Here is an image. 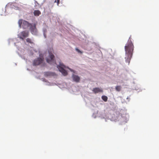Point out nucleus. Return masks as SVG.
<instances>
[{"mask_svg":"<svg viewBox=\"0 0 159 159\" xmlns=\"http://www.w3.org/2000/svg\"><path fill=\"white\" fill-rule=\"evenodd\" d=\"M35 2L38 4V2H36V1H35Z\"/></svg>","mask_w":159,"mask_h":159,"instance_id":"dca6fc26","label":"nucleus"},{"mask_svg":"<svg viewBox=\"0 0 159 159\" xmlns=\"http://www.w3.org/2000/svg\"><path fill=\"white\" fill-rule=\"evenodd\" d=\"M60 0H55V1L54 2H57V5L58 6L59 4V3H60Z\"/></svg>","mask_w":159,"mask_h":159,"instance_id":"4468645a","label":"nucleus"},{"mask_svg":"<svg viewBox=\"0 0 159 159\" xmlns=\"http://www.w3.org/2000/svg\"><path fill=\"white\" fill-rule=\"evenodd\" d=\"M18 23L20 28H22L23 29H27L30 26V27L31 24L25 20L22 19L18 21Z\"/></svg>","mask_w":159,"mask_h":159,"instance_id":"f03ea898","label":"nucleus"},{"mask_svg":"<svg viewBox=\"0 0 159 159\" xmlns=\"http://www.w3.org/2000/svg\"><path fill=\"white\" fill-rule=\"evenodd\" d=\"M131 39V36H130L125 47V59L126 62L128 63V65L129 64L131 58L132 57L134 47Z\"/></svg>","mask_w":159,"mask_h":159,"instance_id":"f257e3e1","label":"nucleus"},{"mask_svg":"<svg viewBox=\"0 0 159 159\" xmlns=\"http://www.w3.org/2000/svg\"><path fill=\"white\" fill-rule=\"evenodd\" d=\"M72 78L74 81L77 83L79 82L80 80V78L78 76L75 75H73Z\"/></svg>","mask_w":159,"mask_h":159,"instance_id":"1a4fd4ad","label":"nucleus"},{"mask_svg":"<svg viewBox=\"0 0 159 159\" xmlns=\"http://www.w3.org/2000/svg\"><path fill=\"white\" fill-rule=\"evenodd\" d=\"M30 28L31 32L32 34L36 35L37 34V30L36 28L35 24H34V25H32L31 24L30 27Z\"/></svg>","mask_w":159,"mask_h":159,"instance_id":"0eeeda50","label":"nucleus"},{"mask_svg":"<svg viewBox=\"0 0 159 159\" xmlns=\"http://www.w3.org/2000/svg\"><path fill=\"white\" fill-rule=\"evenodd\" d=\"M92 91L95 93H97L99 92H102L103 90L102 89H100L99 88H93Z\"/></svg>","mask_w":159,"mask_h":159,"instance_id":"6e6552de","label":"nucleus"},{"mask_svg":"<svg viewBox=\"0 0 159 159\" xmlns=\"http://www.w3.org/2000/svg\"><path fill=\"white\" fill-rule=\"evenodd\" d=\"M70 69V70L71 71H72V70H71L70 69Z\"/></svg>","mask_w":159,"mask_h":159,"instance_id":"f3484780","label":"nucleus"},{"mask_svg":"<svg viewBox=\"0 0 159 159\" xmlns=\"http://www.w3.org/2000/svg\"><path fill=\"white\" fill-rule=\"evenodd\" d=\"M43 61V57H38L34 61L33 64L34 66L38 65L42 63Z\"/></svg>","mask_w":159,"mask_h":159,"instance_id":"423d86ee","label":"nucleus"},{"mask_svg":"<svg viewBox=\"0 0 159 159\" xmlns=\"http://www.w3.org/2000/svg\"><path fill=\"white\" fill-rule=\"evenodd\" d=\"M29 34V32L28 31H24L21 32L19 34V38L23 40L24 38L28 36Z\"/></svg>","mask_w":159,"mask_h":159,"instance_id":"39448f33","label":"nucleus"},{"mask_svg":"<svg viewBox=\"0 0 159 159\" xmlns=\"http://www.w3.org/2000/svg\"><path fill=\"white\" fill-rule=\"evenodd\" d=\"M26 42L30 43H33L31 39L30 38H27L26 39Z\"/></svg>","mask_w":159,"mask_h":159,"instance_id":"ddd939ff","label":"nucleus"},{"mask_svg":"<svg viewBox=\"0 0 159 159\" xmlns=\"http://www.w3.org/2000/svg\"><path fill=\"white\" fill-rule=\"evenodd\" d=\"M59 65L57 66V68H58L59 71L61 72L64 76L67 75V73L64 69V68H66L65 66L63 64L61 63H59Z\"/></svg>","mask_w":159,"mask_h":159,"instance_id":"7ed1b4c3","label":"nucleus"},{"mask_svg":"<svg viewBox=\"0 0 159 159\" xmlns=\"http://www.w3.org/2000/svg\"><path fill=\"white\" fill-rule=\"evenodd\" d=\"M47 62L50 64H56L54 59V56L52 53H49V56L46 59Z\"/></svg>","mask_w":159,"mask_h":159,"instance_id":"20e7f679","label":"nucleus"},{"mask_svg":"<svg viewBox=\"0 0 159 159\" xmlns=\"http://www.w3.org/2000/svg\"><path fill=\"white\" fill-rule=\"evenodd\" d=\"M102 98L105 102H107L108 99L107 97L104 95L102 97Z\"/></svg>","mask_w":159,"mask_h":159,"instance_id":"9b49d317","label":"nucleus"},{"mask_svg":"<svg viewBox=\"0 0 159 159\" xmlns=\"http://www.w3.org/2000/svg\"><path fill=\"white\" fill-rule=\"evenodd\" d=\"M121 87L120 86H117L116 87V89L117 91H120L121 90Z\"/></svg>","mask_w":159,"mask_h":159,"instance_id":"f8f14e48","label":"nucleus"},{"mask_svg":"<svg viewBox=\"0 0 159 159\" xmlns=\"http://www.w3.org/2000/svg\"><path fill=\"white\" fill-rule=\"evenodd\" d=\"M34 14L35 16H38L41 14V12L38 10H36L34 11Z\"/></svg>","mask_w":159,"mask_h":159,"instance_id":"9d476101","label":"nucleus"},{"mask_svg":"<svg viewBox=\"0 0 159 159\" xmlns=\"http://www.w3.org/2000/svg\"><path fill=\"white\" fill-rule=\"evenodd\" d=\"M75 49H76V51L77 52H78L79 53H82V52L80 50H79L78 48H76Z\"/></svg>","mask_w":159,"mask_h":159,"instance_id":"2eb2a0df","label":"nucleus"}]
</instances>
